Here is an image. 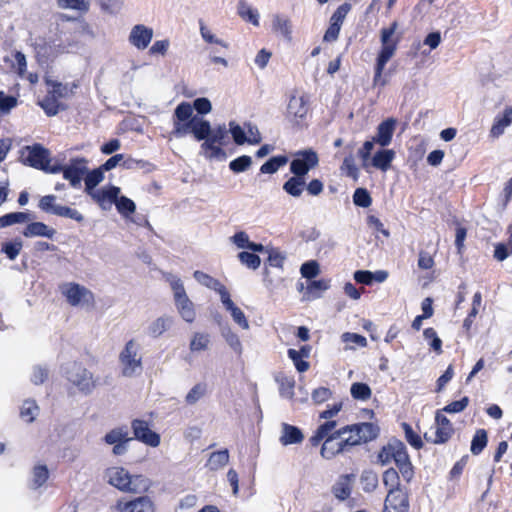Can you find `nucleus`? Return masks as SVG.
Segmentation results:
<instances>
[{"label": "nucleus", "instance_id": "64", "mask_svg": "<svg viewBox=\"0 0 512 512\" xmlns=\"http://www.w3.org/2000/svg\"><path fill=\"white\" fill-rule=\"evenodd\" d=\"M300 272L304 278L311 279L320 273V267L318 262L311 260L302 264Z\"/></svg>", "mask_w": 512, "mask_h": 512}, {"label": "nucleus", "instance_id": "15", "mask_svg": "<svg viewBox=\"0 0 512 512\" xmlns=\"http://www.w3.org/2000/svg\"><path fill=\"white\" fill-rule=\"evenodd\" d=\"M435 422V437L433 438L429 436L428 433H425V438L436 444L444 443L452 436L453 427L449 419H447V417L442 413V411H438L436 413Z\"/></svg>", "mask_w": 512, "mask_h": 512}, {"label": "nucleus", "instance_id": "51", "mask_svg": "<svg viewBox=\"0 0 512 512\" xmlns=\"http://www.w3.org/2000/svg\"><path fill=\"white\" fill-rule=\"evenodd\" d=\"M49 472L45 465H36L32 471V487H41L48 479Z\"/></svg>", "mask_w": 512, "mask_h": 512}, {"label": "nucleus", "instance_id": "56", "mask_svg": "<svg viewBox=\"0 0 512 512\" xmlns=\"http://www.w3.org/2000/svg\"><path fill=\"white\" fill-rule=\"evenodd\" d=\"M423 336L428 341L429 346L437 353H442V341L438 337L436 331L433 328H427L423 332Z\"/></svg>", "mask_w": 512, "mask_h": 512}, {"label": "nucleus", "instance_id": "57", "mask_svg": "<svg viewBox=\"0 0 512 512\" xmlns=\"http://www.w3.org/2000/svg\"><path fill=\"white\" fill-rule=\"evenodd\" d=\"M487 444V433L483 429H479L471 443V452L475 455L479 454Z\"/></svg>", "mask_w": 512, "mask_h": 512}, {"label": "nucleus", "instance_id": "44", "mask_svg": "<svg viewBox=\"0 0 512 512\" xmlns=\"http://www.w3.org/2000/svg\"><path fill=\"white\" fill-rule=\"evenodd\" d=\"M383 483H384L385 487L388 489V491L403 490L400 487L399 474L393 468L387 469L383 473Z\"/></svg>", "mask_w": 512, "mask_h": 512}, {"label": "nucleus", "instance_id": "21", "mask_svg": "<svg viewBox=\"0 0 512 512\" xmlns=\"http://www.w3.org/2000/svg\"><path fill=\"white\" fill-rule=\"evenodd\" d=\"M345 449L346 446L343 442V439H341L340 431L337 430L327 438H324V443L321 448V455L326 459H331L337 454L344 452Z\"/></svg>", "mask_w": 512, "mask_h": 512}, {"label": "nucleus", "instance_id": "50", "mask_svg": "<svg viewBox=\"0 0 512 512\" xmlns=\"http://www.w3.org/2000/svg\"><path fill=\"white\" fill-rule=\"evenodd\" d=\"M200 34L205 42L220 46L224 49L228 48V44L213 34L212 31L203 22H200Z\"/></svg>", "mask_w": 512, "mask_h": 512}, {"label": "nucleus", "instance_id": "34", "mask_svg": "<svg viewBox=\"0 0 512 512\" xmlns=\"http://www.w3.org/2000/svg\"><path fill=\"white\" fill-rule=\"evenodd\" d=\"M231 240L240 249H248L253 252H263L265 250L262 244L251 242L248 234L244 231L235 233Z\"/></svg>", "mask_w": 512, "mask_h": 512}, {"label": "nucleus", "instance_id": "48", "mask_svg": "<svg viewBox=\"0 0 512 512\" xmlns=\"http://www.w3.org/2000/svg\"><path fill=\"white\" fill-rule=\"evenodd\" d=\"M360 482L365 492H372L378 486V476L372 470H365L361 474Z\"/></svg>", "mask_w": 512, "mask_h": 512}, {"label": "nucleus", "instance_id": "26", "mask_svg": "<svg viewBox=\"0 0 512 512\" xmlns=\"http://www.w3.org/2000/svg\"><path fill=\"white\" fill-rule=\"evenodd\" d=\"M287 112L293 117H305L308 112L306 98L303 95H292L287 106Z\"/></svg>", "mask_w": 512, "mask_h": 512}, {"label": "nucleus", "instance_id": "17", "mask_svg": "<svg viewBox=\"0 0 512 512\" xmlns=\"http://www.w3.org/2000/svg\"><path fill=\"white\" fill-rule=\"evenodd\" d=\"M512 125V106H505L502 112L498 113L489 130V137L493 140L500 138L508 127Z\"/></svg>", "mask_w": 512, "mask_h": 512}, {"label": "nucleus", "instance_id": "37", "mask_svg": "<svg viewBox=\"0 0 512 512\" xmlns=\"http://www.w3.org/2000/svg\"><path fill=\"white\" fill-rule=\"evenodd\" d=\"M129 432L125 427H117L105 434L103 441L108 445L117 444L120 442H129Z\"/></svg>", "mask_w": 512, "mask_h": 512}, {"label": "nucleus", "instance_id": "6", "mask_svg": "<svg viewBox=\"0 0 512 512\" xmlns=\"http://www.w3.org/2000/svg\"><path fill=\"white\" fill-rule=\"evenodd\" d=\"M345 446H355L375 439L378 428L372 423H360L339 429Z\"/></svg>", "mask_w": 512, "mask_h": 512}, {"label": "nucleus", "instance_id": "4", "mask_svg": "<svg viewBox=\"0 0 512 512\" xmlns=\"http://www.w3.org/2000/svg\"><path fill=\"white\" fill-rule=\"evenodd\" d=\"M395 128L396 120L388 118L378 125L375 136H373L371 140L364 142L362 147L358 150V155L362 160L363 167L368 166L369 155L375 144H378L381 148H385L390 145Z\"/></svg>", "mask_w": 512, "mask_h": 512}, {"label": "nucleus", "instance_id": "14", "mask_svg": "<svg viewBox=\"0 0 512 512\" xmlns=\"http://www.w3.org/2000/svg\"><path fill=\"white\" fill-rule=\"evenodd\" d=\"M153 34L152 28L144 24H137L131 28L128 42L138 50H145L150 45Z\"/></svg>", "mask_w": 512, "mask_h": 512}, {"label": "nucleus", "instance_id": "9", "mask_svg": "<svg viewBox=\"0 0 512 512\" xmlns=\"http://www.w3.org/2000/svg\"><path fill=\"white\" fill-rule=\"evenodd\" d=\"M66 374L68 381L84 394L91 393L96 387L93 374L79 363L71 364Z\"/></svg>", "mask_w": 512, "mask_h": 512}, {"label": "nucleus", "instance_id": "53", "mask_svg": "<svg viewBox=\"0 0 512 512\" xmlns=\"http://www.w3.org/2000/svg\"><path fill=\"white\" fill-rule=\"evenodd\" d=\"M22 247V241L20 239H15L13 241L3 243L2 252H4L10 260H15L20 254Z\"/></svg>", "mask_w": 512, "mask_h": 512}, {"label": "nucleus", "instance_id": "23", "mask_svg": "<svg viewBox=\"0 0 512 512\" xmlns=\"http://www.w3.org/2000/svg\"><path fill=\"white\" fill-rule=\"evenodd\" d=\"M355 481L354 474H345L338 477L332 486V494L340 501H344L351 495Z\"/></svg>", "mask_w": 512, "mask_h": 512}, {"label": "nucleus", "instance_id": "41", "mask_svg": "<svg viewBox=\"0 0 512 512\" xmlns=\"http://www.w3.org/2000/svg\"><path fill=\"white\" fill-rule=\"evenodd\" d=\"M39 413V407L33 400H26L20 408V417L27 423H32Z\"/></svg>", "mask_w": 512, "mask_h": 512}, {"label": "nucleus", "instance_id": "35", "mask_svg": "<svg viewBox=\"0 0 512 512\" xmlns=\"http://www.w3.org/2000/svg\"><path fill=\"white\" fill-rule=\"evenodd\" d=\"M195 280L199 282L201 285L215 290L219 296H222V292H227V288L221 284L217 279L211 277L210 275L202 272V271H195L193 274Z\"/></svg>", "mask_w": 512, "mask_h": 512}, {"label": "nucleus", "instance_id": "11", "mask_svg": "<svg viewBox=\"0 0 512 512\" xmlns=\"http://www.w3.org/2000/svg\"><path fill=\"white\" fill-rule=\"evenodd\" d=\"M319 163L317 153L312 149H305L294 154L290 163V171L293 175H299L305 178L306 174L314 169Z\"/></svg>", "mask_w": 512, "mask_h": 512}, {"label": "nucleus", "instance_id": "19", "mask_svg": "<svg viewBox=\"0 0 512 512\" xmlns=\"http://www.w3.org/2000/svg\"><path fill=\"white\" fill-rule=\"evenodd\" d=\"M117 510L118 512H155L154 503L147 496L130 501H118Z\"/></svg>", "mask_w": 512, "mask_h": 512}, {"label": "nucleus", "instance_id": "49", "mask_svg": "<svg viewBox=\"0 0 512 512\" xmlns=\"http://www.w3.org/2000/svg\"><path fill=\"white\" fill-rule=\"evenodd\" d=\"M341 340L347 344L346 349H354L356 346H367L366 338L356 333L345 332L341 335Z\"/></svg>", "mask_w": 512, "mask_h": 512}, {"label": "nucleus", "instance_id": "13", "mask_svg": "<svg viewBox=\"0 0 512 512\" xmlns=\"http://www.w3.org/2000/svg\"><path fill=\"white\" fill-rule=\"evenodd\" d=\"M87 160L85 158H75L66 166H61L64 179L70 182L72 187H78L81 183L83 175L87 173Z\"/></svg>", "mask_w": 512, "mask_h": 512}, {"label": "nucleus", "instance_id": "30", "mask_svg": "<svg viewBox=\"0 0 512 512\" xmlns=\"http://www.w3.org/2000/svg\"><path fill=\"white\" fill-rule=\"evenodd\" d=\"M56 231L49 227L48 225L42 222H33L30 223L25 230L23 231V235L25 237H47L53 238Z\"/></svg>", "mask_w": 512, "mask_h": 512}, {"label": "nucleus", "instance_id": "10", "mask_svg": "<svg viewBox=\"0 0 512 512\" xmlns=\"http://www.w3.org/2000/svg\"><path fill=\"white\" fill-rule=\"evenodd\" d=\"M120 361L125 376H133L141 371L142 363L139 356V346L134 340H129L120 354Z\"/></svg>", "mask_w": 512, "mask_h": 512}, {"label": "nucleus", "instance_id": "61", "mask_svg": "<svg viewBox=\"0 0 512 512\" xmlns=\"http://www.w3.org/2000/svg\"><path fill=\"white\" fill-rule=\"evenodd\" d=\"M228 132L231 133L233 140L237 145H243L244 143H246L247 139L245 128H242L236 122L231 121L229 123Z\"/></svg>", "mask_w": 512, "mask_h": 512}, {"label": "nucleus", "instance_id": "33", "mask_svg": "<svg viewBox=\"0 0 512 512\" xmlns=\"http://www.w3.org/2000/svg\"><path fill=\"white\" fill-rule=\"evenodd\" d=\"M237 13L246 22L259 26V13L245 0H239L237 3Z\"/></svg>", "mask_w": 512, "mask_h": 512}, {"label": "nucleus", "instance_id": "3", "mask_svg": "<svg viewBox=\"0 0 512 512\" xmlns=\"http://www.w3.org/2000/svg\"><path fill=\"white\" fill-rule=\"evenodd\" d=\"M165 279L172 289L175 307L180 317L187 323L194 322L196 319L195 307L185 291L182 280L173 274H167Z\"/></svg>", "mask_w": 512, "mask_h": 512}, {"label": "nucleus", "instance_id": "2", "mask_svg": "<svg viewBox=\"0 0 512 512\" xmlns=\"http://www.w3.org/2000/svg\"><path fill=\"white\" fill-rule=\"evenodd\" d=\"M105 481L124 493L139 494L148 490L149 481L140 474H131L120 466L109 467L104 472Z\"/></svg>", "mask_w": 512, "mask_h": 512}, {"label": "nucleus", "instance_id": "47", "mask_svg": "<svg viewBox=\"0 0 512 512\" xmlns=\"http://www.w3.org/2000/svg\"><path fill=\"white\" fill-rule=\"evenodd\" d=\"M510 238L507 243H498L495 245L494 257L498 261H504L512 254V224L509 226Z\"/></svg>", "mask_w": 512, "mask_h": 512}, {"label": "nucleus", "instance_id": "5", "mask_svg": "<svg viewBox=\"0 0 512 512\" xmlns=\"http://www.w3.org/2000/svg\"><path fill=\"white\" fill-rule=\"evenodd\" d=\"M22 157L24 158L25 164L46 173L56 174L61 171L60 165L51 164L49 150L40 144L24 147L22 150Z\"/></svg>", "mask_w": 512, "mask_h": 512}, {"label": "nucleus", "instance_id": "59", "mask_svg": "<svg viewBox=\"0 0 512 512\" xmlns=\"http://www.w3.org/2000/svg\"><path fill=\"white\" fill-rule=\"evenodd\" d=\"M58 5L65 9H74L78 11H88L89 0H57Z\"/></svg>", "mask_w": 512, "mask_h": 512}, {"label": "nucleus", "instance_id": "38", "mask_svg": "<svg viewBox=\"0 0 512 512\" xmlns=\"http://www.w3.org/2000/svg\"><path fill=\"white\" fill-rule=\"evenodd\" d=\"M337 423L334 420H327L325 423L320 425L316 430L315 434L310 438V442L313 446L318 445L324 438H327L333 434Z\"/></svg>", "mask_w": 512, "mask_h": 512}, {"label": "nucleus", "instance_id": "36", "mask_svg": "<svg viewBox=\"0 0 512 512\" xmlns=\"http://www.w3.org/2000/svg\"><path fill=\"white\" fill-rule=\"evenodd\" d=\"M229 458L230 456L227 449L213 452L210 454L206 466L211 471H218L228 464Z\"/></svg>", "mask_w": 512, "mask_h": 512}, {"label": "nucleus", "instance_id": "12", "mask_svg": "<svg viewBox=\"0 0 512 512\" xmlns=\"http://www.w3.org/2000/svg\"><path fill=\"white\" fill-rule=\"evenodd\" d=\"M134 438L143 444L156 448L161 443L160 435L151 429V423L144 419H134L131 423Z\"/></svg>", "mask_w": 512, "mask_h": 512}, {"label": "nucleus", "instance_id": "45", "mask_svg": "<svg viewBox=\"0 0 512 512\" xmlns=\"http://www.w3.org/2000/svg\"><path fill=\"white\" fill-rule=\"evenodd\" d=\"M30 219L29 215L24 212L8 213L0 217V229L11 226L16 223H25Z\"/></svg>", "mask_w": 512, "mask_h": 512}, {"label": "nucleus", "instance_id": "25", "mask_svg": "<svg viewBox=\"0 0 512 512\" xmlns=\"http://www.w3.org/2000/svg\"><path fill=\"white\" fill-rule=\"evenodd\" d=\"M173 324V318L164 315L153 320L147 327V333L153 338H158L164 334Z\"/></svg>", "mask_w": 512, "mask_h": 512}, {"label": "nucleus", "instance_id": "18", "mask_svg": "<svg viewBox=\"0 0 512 512\" xmlns=\"http://www.w3.org/2000/svg\"><path fill=\"white\" fill-rule=\"evenodd\" d=\"M220 300L226 311L230 313V316L235 324H237L243 330H248L250 328L249 321L242 309L233 302L229 291L224 293L222 292Z\"/></svg>", "mask_w": 512, "mask_h": 512}, {"label": "nucleus", "instance_id": "43", "mask_svg": "<svg viewBox=\"0 0 512 512\" xmlns=\"http://www.w3.org/2000/svg\"><path fill=\"white\" fill-rule=\"evenodd\" d=\"M350 393L354 399L360 401H367L371 398L372 395L370 387L367 384L361 382L353 383L350 388Z\"/></svg>", "mask_w": 512, "mask_h": 512}, {"label": "nucleus", "instance_id": "31", "mask_svg": "<svg viewBox=\"0 0 512 512\" xmlns=\"http://www.w3.org/2000/svg\"><path fill=\"white\" fill-rule=\"evenodd\" d=\"M210 127V123L201 117L193 116V118H191V134H193L198 141H206L210 133Z\"/></svg>", "mask_w": 512, "mask_h": 512}, {"label": "nucleus", "instance_id": "46", "mask_svg": "<svg viewBox=\"0 0 512 512\" xmlns=\"http://www.w3.org/2000/svg\"><path fill=\"white\" fill-rule=\"evenodd\" d=\"M114 204L116 205L118 212L125 218L131 216L136 210L135 203L125 196H118Z\"/></svg>", "mask_w": 512, "mask_h": 512}, {"label": "nucleus", "instance_id": "24", "mask_svg": "<svg viewBox=\"0 0 512 512\" xmlns=\"http://www.w3.org/2000/svg\"><path fill=\"white\" fill-rule=\"evenodd\" d=\"M272 32L286 41L292 40L293 25L288 16L275 14L272 17Z\"/></svg>", "mask_w": 512, "mask_h": 512}, {"label": "nucleus", "instance_id": "39", "mask_svg": "<svg viewBox=\"0 0 512 512\" xmlns=\"http://www.w3.org/2000/svg\"><path fill=\"white\" fill-rule=\"evenodd\" d=\"M86 177H85V192L89 195L90 192H95L97 189L95 187L101 183L104 179V173L103 169L98 168L94 169L92 171H87Z\"/></svg>", "mask_w": 512, "mask_h": 512}, {"label": "nucleus", "instance_id": "63", "mask_svg": "<svg viewBox=\"0 0 512 512\" xmlns=\"http://www.w3.org/2000/svg\"><path fill=\"white\" fill-rule=\"evenodd\" d=\"M55 215L66 217L77 222H82L84 220V216L78 210L63 205L56 208Z\"/></svg>", "mask_w": 512, "mask_h": 512}, {"label": "nucleus", "instance_id": "27", "mask_svg": "<svg viewBox=\"0 0 512 512\" xmlns=\"http://www.w3.org/2000/svg\"><path fill=\"white\" fill-rule=\"evenodd\" d=\"M46 85H47V94L50 96H53L56 100L64 99L69 97L73 94V88L69 87L66 84H62L58 81L52 80V79H46Z\"/></svg>", "mask_w": 512, "mask_h": 512}, {"label": "nucleus", "instance_id": "60", "mask_svg": "<svg viewBox=\"0 0 512 512\" xmlns=\"http://www.w3.org/2000/svg\"><path fill=\"white\" fill-rule=\"evenodd\" d=\"M353 202L359 207L367 208L371 205L372 198L366 189L357 188L353 194Z\"/></svg>", "mask_w": 512, "mask_h": 512}, {"label": "nucleus", "instance_id": "22", "mask_svg": "<svg viewBox=\"0 0 512 512\" xmlns=\"http://www.w3.org/2000/svg\"><path fill=\"white\" fill-rule=\"evenodd\" d=\"M395 151L392 149H380L373 156L369 155L368 166L386 172L395 158Z\"/></svg>", "mask_w": 512, "mask_h": 512}, {"label": "nucleus", "instance_id": "29", "mask_svg": "<svg viewBox=\"0 0 512 512\" xmlns=\"http://www.w3.org/2000/svg\"><path fill=\"white\" fill-rule=\"evenodd\" d=\"M211 345V336L205 332H195L191 336L189 349L192 353L207 351Z\"/></svg>", "mask_w": 512, "mask_h": 512}, {"label": "nucleus", "instance_id": "40", "mask_svg": "<svg viewBox=\"0 0 512 512\" xmlns=\"http://www.w3.org/2000/svg\"><path fill=\"white\" fill-rule=\"evenodd\" d=\"M227 345L238 355L243 352V345L239 336L229 327L224 328L221 332Z\"/></svg>", "mask_w": 512, "mask_h": 512}, {"label": "nucleus", "instance_id": "1", "mask_svg": "<svg viewBox=\"0 0 512 512\" xmlns=\"http://www.w3.org/2000/svg\"><path fill=\"white\" fill-rule=\"evenodd\" d=\"M397 29L398 23L394 21L389 27H384L380 31L381 48L374 65V87H384L388 84V79L383 72L386 64L394 57L401 39V34L397 32Z\"/></svg>", "mask_w": 512, "mask_h": 512}, {"label": "nucleus", "instance_id": "32", "mask_svg": "<svg viewBox=\"0 0 512 512\" xmlns=\"http://www.w3.org/2000/svg\"><path fill=\"white\" fill-rule=\"evenodd\" d=\"M306 180L299 175H293L284 184L283 190L292 197H300L305 189Z\"/></svg>", "mask_w": 512, "mask_h": 512}, {"label": "nucleus", "instance_id": "8", "mask_svg": "<svg viewBox=\"0 0 512 512\" xmlns=\"http://www.w3.org/2000/svg\"><path fill=\"white\" fill-rule=\"evenodd\" d=\"M66 301L74 307H84L93 304L94 294L91 290L76 282H66L59 287Z\"/></svg>", "mask_w": 512, "mask_h": 512}, {"label": "nucleus", "instance_id": "7", "mask_svg": "<svg viewBox=\"0 0 512 512\" xmlns=\"http://www.w3.org/2000/svg\"><path fill=\"white\" fill-rule=\"evenodd\" d=\"M228 141V129L225 124L210 127L209 136L201 145L203 155L209 159L224 157L222 146L227 145Z\"/></svg>", "mask_w": 512, "mask_h": 512}, {"label": "nucleus", "instance_id": "42", "mask_svg": "<svg viewBox=\"0 0 512 512\" xmlns=\"http://www.w3.org/2000/svg\"><path fill=\"white\" fill-rule=\"evenodd\" d=\"M288 162V157L284 155L275 156L270 158L267 162H265L260 171L264 174H273L278 171V169L284 166Z\"/></svg>", "mask_w": 512, "mask_h": 512}, {"label": "nucleus", "instance_id": "58", "mask_svg": "<svg viewBox=\"0 0 512 512\" xmlns=\"http://www.w3.org/2000/svg\"><path fill=\"white\" fill-rule=\"evenodd\" d=\"M39 104L46 112V114L49 116L56 115L61 108L59 101L53 98V96H50L49 94H47L46 97L42 101H40Z\"/></svg>", "mask_w": 512, "mask_h": 512}, {"label": "nucleus", "instance_id": "54", "mask_svg": "<svg viewBox=\"0 0 512 512\" xmlns=\"http://www.w3.org/2000/svg\"><path fill=\"white\" fill-rule=\"evenodd\" d=\"M239 261L247 268L256 270L261 264L260 257L254 253L243 251L238 254Z\"/></svg>", "mask_w": 512, "mask_h": 512}, {"label": "nucleus", "instance_id": "52", "mask_svg": "<svg viewBox=\"0 0 512 512\" xmlns=\"http://www.w3.org/2000/svg\"><path fill=\"white\" fill-rule=\"evenodd\" d=\"M207 392V385L205 383L195 384L187 393L185 401L188 404H195L198 402Z\"/></svg>", "mask_w": 512, "mask_h": 512}, {"label": "nucleus", "instance_id": "20", "mask_svg": "<svg viewBox=\"0 0 512 512\" xmlns=\"http://www.w3.org/2000/svg\"><path fill=\"white\" fill-rule=\"evenodd\" d=\"M120 194V188L116 186H107L101 189H97L95 192H90L89 196L103 209L108 210L111 205L115 203L118 195Z\"/></svg>", "mask_w": 512, "mask_h": 512}, {"label": "nucleus", "instance_id": "28", "mask_svg": "<svg viewBox=\"0 0 512 512\" xmlns=\"http://www.w3.org/2000/svg\"><path fill=\"white\" fill-rule=\"evenodd\" d=\"M303 438L304 436L299 428L286 423L282 424V432L279 439L282 445L298 444L303 441Z\"/></svg>", "mask_w": 512, "mask_h": 512}, {"label": "nucleus", "instance_id": "55", "mask_svg": "<svg viewBox=\"0 0 512 512\" xmlns=\"http://www.w3.org/2000/svg\"><path fill=\"white\" fill-rule=\"evenodd\" d=\"M193 114V107L188 102L180 103L174 111V121H189Z\"/></svg>", "mask_w": 512, "mask_h": 512}, {"label": "nucleus", "instance_id": "62", "mask_svg": "<svg viewBox=\"0 0 512 512\" xmlns=\"http://www.w3.org/2000/svg\"><path fill=\"white\" fill-rule=\"evenodd\" d=\"M252 164L250 156H240L230 162L229 167L235 173H241L246 171Z\"/></svg>", "mask_w": 512, "mask_h": 512}, {"label": "nucleus", "instance_id": "16", "mask_svg": "<svg viewBox=\"0 0 512 512\" xmlns=\"http://www.w3.org/2000/svg\"><path fill=\"white\" fill-rule=\"evenodd\" d=\"M409 501L404 490L388 491L383 512H408Z\"/></svg>", "mask_w": 512, "mask_h": 512}]
</instances>
